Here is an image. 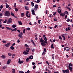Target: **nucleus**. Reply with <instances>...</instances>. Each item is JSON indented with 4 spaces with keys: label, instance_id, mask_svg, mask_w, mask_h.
<instances>
[{
    "label": "nucleus",
    "instance_id": "1",
    "mask_svg": "<svg viewBox=\"0 0 73 73\" xmlns=\"http://www.w3.org/2000/svg\"><path fill=\"white\" fill-rule=\"evenodd\" d=\"M10 13L8 11H7L5 12V15L6 16H7V17H9L10 16Z\"/></svg>",
    "mask_w": 73,
    "mask_h": 73
},
{
    "label": "nucleus",
    "instance_id": "2",
    "mask_svg": "<svg viewBox=\"0 0 73 73\" xmlns=\"http://www.w3.org/2000/svg\"><path fill=\"white\" fill-rule=\"evenodd\" d=\"M72 63H70L68 65V69L70 70L71 72L72 71Z\"/></svg>",
    "mask_w": 73,
    "mask_h": 73
},
{
    "label": "nucleus",
    "instance_id": "3",
    "mask_svg": "<svg viewBox=\"0 0 73 73\" xmlns=\"http://www.w3.org/2000/svg\"><path fill=\"white\" fill-rule=\"evenodd\" d=\"M12 22V19L11 18H9L7 22V24H9Z\"/></svg>",
    "mask_w": 73,
    "mask_h": 73
},
{
    "label": "nucleus",
    "instance_id": "4",
    "mask_svg": "<svg viewBox=\"0 0 73 73\" xmlns=\"http://www.w3.org/2000/svg\"><path fill=\"white\" fill-rule=\"evenodd\" d=\"M38 5L36 4L35 5V9H34V10L35 11H36L37 9L38 8Z\"/></svg>",
    "mask_w": 73,
    "mask_h": 73
},
{
    "label": "nucleus",
    "instance_id": "5",
    "mask_svg": "<svg viewBox=\"0 0 73 73\" xmlns=\"http://www.w3.org/2000/svg\"><path fill=\"white\" fill-rule=\"evenodd\" d=\"M31 48H26V51L27 52H29V50Z\"/></svg>",
    "mask_w": 73,
    "mask_h": 73
},
{
    "label": "nucleus",
    "instance_id": "6",
    "mask_svg": "<svg viewBox=\"0 0 73 73\" xmlns=\"http://www.w3.org/2000/svg\"><path fill=\"white\" fill-rule=\"evenodd\" d=\"M23 32H21L20 34L18 35V36L20 38H22L23 36Z\"/></svg>",
    "mask_w": 73,
    "mask_h": 73
},
{
    "label": "nucleus",
    "instance_id": "7",
    "mask_svg": "<svg viewBox=\"0 0 73 73\" xmlns=\"http://www.w3.org/2000/svg\"><path fill=\"white\" fill-rule=\"evenodd\" d=\"M10 45V43H7V44H5V46L6 47H9Z\"/></svg>",
    "mask_w": 73,
    "mask_h": 73
},
{
    "label": "nucleus",
    "instance_id": "8",
    "mask_svg": "<svg viewBox=\"0 0 73 73\" xmlns=\"http://www.w3.org/2000/svg\"><path fill=\"white\" fill-rule=\"evenodd\" d=\"M41 44L42 45V46H43V47H45V46L46 45V44H45V43H44V42H42L41 43Z\"/></svg>",
    "mask_w": 73,
    "mask_h": 73
},
{
    "label": "nucleus",
    "instance_id": "9",
    "mask_svg": "<svg viewBox=\"0 0 73 73\" xmlns=\"http://www.w3.org/2000/svg\"><path fill=\"white\" fill-rule=\"evenodd\" d=\"M11 30L12 31V32H14V31H16L17 29V28H15V29H11Z\"/></svg>",
    "mask_w": 73,
    "mask_h": 73
},
{
    "label": "nucleus",
    "instance_id": "10",
    "mask_svg": "<svg viewBox=\"0 0 73 73\" xmlns=\"http://www.w3.org/2000/svg\"><path fill=\"white\" fill-rule=\"evenodd\" d=\"M24 55H27L29 54V53L26 51H24L23 52Z\"/></svg>",
    "mask_w": 73,
    "mask_h": 73
},
{
    "label": "nucleus",
    "instance_id": "11",
    "mask_svg": "<svg viewBox=\"0 0 73 73\" xmlns=\"http://www.w3.org/2000/svg\"><path fill=\"white\" fill-rule=\"evenodd\" d=\"M25 8L26 9V10H28V11L29 10V7H28L25 6Z\"/></svg>",
    "mask_w": 73,
    "mask_h": 73
},
{
    "label": "nucleus",
    "instance_id": "12",
    "mask_svg": "<svg viewBox=\"0 0 73 73\" xmlns=\"http://www.w3.org/2000/svg\"><path fill=\"white\" fill-rule=\"evenodd\" d=\"M11 61V60L10 59H9V60L7 61V64H9L10 63Z\"/></svg>",
    "mask_w": 73,
    "mask_h": 73
},
{
    "label": "nucleus",
    "instance_id": "13",
    "mask_svg": "<svg viewBox=\"0 0 73 73\" xmlns=\"http://www.w3.org/2000/svg\"><path fill=\"white\" fill-rule=\"evenodd\" d=\"M58 12L59 14L61 13V10L60 9H58Z\"/></svg>",
    "mask_w": 73,
    "mask_h": 73
},
{
    "label": "nucleus",
    "instance_id": "14",
    "mask_svg": "<svg viewBox=\"0 0 73 73\" xmlns=\"http://www.w3.org/2000/svg\"><path fill=\"white\" fill-rule=\"evenodd\" d=\"M42 38H41V39H40V42L42 43L43 42H44V40H43L42 39Z\"/></svg>",
    "mask_w": 73,
    "mask_h": 73
},
{
    "label": "nucleus",
    "instance_id": "15",
    "mask_svg": "<svg viewBox=\"0 0 73 73\" xmlns=\"http://www.w3.org/2000/svg\"><path fill=\"white\" fill-rule=\"evenodd\" d=\"M32 13L33 14V15H35V11L34 10H33L32 11Z\"/></svg>",
    "mask_w": 73,
    "mask_h": 73
},
{
    "label": "nucleus",
    "instance_id": "16",
    "mask_svg": "<svg viewBox=\"0 0 73 73\" xmlns=\"http://www.w3.org/2000/svg\"><path fill=\"white\" fill-rule=\"evenodd\" d=\"M69 70L67 69L66 70V73H69Z\"/></svg>",
    "mask_w": 73,
    "mask_h": 73
},
{
    "label": "nucleus",
    "instance_id": "17",
    "mask_svg": "<svg viewBox=\"0 0 73 73\" xmlns=\"http://www.w3.org/2000/svg\"><path fill=\"white\" fill-rule=\"evenodd\" d=\"M1 57L2 58H3V59H5L6 57L5 56H4V55H2L1 56Z\"/></svg>",
    "mask_w": 73,
    "mask_h": 73
},
{
    "label": "nucleus",
    "instance_id": "18",
    "mask_svg": "<svg viewBox=\"0 0 73 73\" xmlns=\"http://www.w3.org/2000/svg\"><path fill=\"white\" fill-rule=\"evenodd\" d=\"M10 48L12 50H13L14 49V47L13 46H11V47H10Z\"/></svg>",
    "mask_w": 73,
    "mask_h": 73
},
{
    "label": "nucleus",
    "instance_id": "19",
    "mask_svg": "<svg viewBox=\"0 0 73 73\" xmlns=\"http://www.w3.org/2000/svg\"><path fill=\"white\" fill-rule=\"evenodd\" d=\"M33 56H31L29 57V59H33Z\"/></svg>",
    "mask_w": 73,
    "mask_h": 73
},
{
    "label": "nucleus",
    "instance_id": "20",
    "mask_svg": "<svg viewBox=\"0 0 73 73\" xmlns=\"http://www.w3.org/2000/svg\"><path fill=\"white\" fill-rule=\"evenodd\" d=\"M6 5V6L7 8H8L9 7V5H8L7 4V3H5Z\"/></svg>",
    "mask_w": 73,
    "mask_h": 73
},
{
    "label": "nucleus",
    "instance_id": "21",
    "mask_svg": "<svg viewBox=\"0 0 73 73\" xmlns=\"http://www.w3.org/2000/svg\"><path fill=\"white\" fill-rule=\"evenodd\" d=\"M29 13V11H27L26 12V15L27 16H28V14Z\"/></svg>",
    "mask_w": 73,
    "mask_h": 73
},
{
    "label": "nucleus",
    "instance_id": "22",
    "mask_svg": "<svg viewBox=\"0 0 73 73\" xmlns=\"http://www.w3.org/2000/svg\"><path fill=\"white\" fill-rule=\"evenodd\" d=\"M31 6L32 7H33L35 5L34 3H33V1L31 2Z\"/></svg>",
    "mask_w": 73,
    "mask_h": 73
},
{
    "label": "nucleus",
    "instance_id": "23",
    "mask_svg": "<svg viewBox=\"0 0 73 73\" xmlns=\"http://www.w3.org/2000/svg\"><path fill=\"white\" fill-rule=\"evenodd\" d=\"M18 22L19 25H22V23L21 21H19Z\"/></svg>",
    "mask_w": 73,
    "mask_h": 73
},
{
    "label": "nucleus",
    "instance_id": "24",
    "mask_svg": "<svg viewBox=\"0 0 73 73\" xmlns=\"http://www.w3.org/2000/svg\"><path fill=\"white\" fill-rule=\"evenodd\" d=\"M16 26L15 25H13L12 26V27L13 28H15L16 27Z\"/></svg>",
    "mask_w": 73,
    "mask_h": 73
},
{
    "label": "nucleus",
    "instance_id": "25",
    "mask_svg": "<svg viewBox=\"0 0 73 73\" xmlns=\"http://www.w3.org/2000/svg\"><path fill=\"white\" fill-rule=\"evenodd\" d=\"M53 45L54 44H52L51 46V48H52V49H54V47L53 46Z\"/></svg>",
    "mask_w": 73,
    "mask_h": 73
},
{
    "label": "nucleus",
    "instance_id": "26",
    "mask_svg": "<svg viewBox=\"0 0 73 73\" xmlns=\"http://www.w3.org/2000/svg\"><path fill=\"white\" fill-rule=\"evenodd\" d=\"M23 62L24 61L23 60L20 61L19 63V64H21L22 63H23Z\"/></svg>",
    "mask_w": 73,
    "mask_h": 73
},
{
    "label": "nucleus",
    "instance_id": "27",
    "mask_svg": "<svg viewBox=\"0 0 73 73\" xmlns=\"http://www.w3.org/2000/svg\"><path fill=\"white\" fill-rule=\"evenodd\" d=\"M13 72H12L13 73H15V70L14 69H12Z\"/></svg>",
    "mask_w": 73,
    "mask_h": 73
},
{
    "label": "nucleus",
    "instance_id": "28",
    "mask_svg": "<svg viewBox=\"0 0 73 73\" xmlns=\"http://www.w3.org/2000/svg\"><path fill=\"white\" fill-rule=\"evenodd\" d=\"M6 28L7 30H9V31H10L11 29V28L8 27H6Z\"/></svg>",
    "mask_w": 73,
    "mask_h": 73
},
{
    "label": "nucleus",
    "instance_id": "29",
    "mask_svg": "<svg viewBox=\"0 0 73 73\" xmlns=\"http://www.w3.org/2000/svg\"><path fill=\"white\" fill-rule=\"evenodd\" d=\"M62 72L63 73H66V70H62Z\"/></svg>",
    "mask_w": 73,
    "mask_h": 73
},
{
    "label": "nucleus",
    "instance_id": "30",
    "mask_svg": "<svg viewBox=\"0 0 73 73\" xmlns=\"http://www.w3.org/2000/svg\"><path fill=\"white\" fill-rule=\"evenodd\" d=\"M2 42L3 43H5V44H6L7 43V42L5 40H3L2 41Z\"/></svg>",
    "mask_w": 73,
    "mask_h": 73
},
{
    "label": "nucleus",
    "instance_id": "31",
    "mask_svg": "<svg viewBox=\"0 0 73 73\" xmlns=\"http://www.w3.org/2000/svg\"><path fill=\"white\" fill-rule=\"evenodd\" d=\"M62 36L64 38V40H66L65 37L64 36H63V35H62Z\"/></svg>",
    "mask_w": 73,
    "mask_h": 73
},
{
    "label": "nucleus",
    "instance_id": "32",
    "mask_svg": "<svg viewBox=\"0 0 73 73\" xmlns=\"http://www.w3.org/2000/svg\"><path fill=\"white\" fill-rule=\"evenodd\" d=\"M8 55L9 56H11L12 55V54L11 53H9L8 54Z\"/></svg>",
    "mask_w": 73,
    "mask_h": 73
},
{
    "label": "nucleus",
    "instance_id": "33",
    "mask_svg": "<svg viewBox=\"0 0 73 73\" xmlns=\"http://www.w3.org/2000/svg\"><path fill=\"white\" fill-rule=\"evenodd\" d=\"M44 40L45 41H47V38L46 37H45Z\"/></svg>",
    "mask_w": 73,
    "mask_h": 73
},
{
    "label": "nucleus",
    "instance_id": "34",
    "mask_svg": "<svg viewBox=\"0 0 73 73\" xmlns=\"http://www.w3.org/2000/svg\"><path fill=\"white\" fill-rule=\"evenodd\" d=\"M59 38L60 39V40H62V38L61 37V36L60 35L59 36Z\"/></svg>",
    "mask_w": 73,
    "mask_h": 73
},
{
    "label": "nucleus",
    "instance_id": "35",
    "mask_svg": "<svg viewBox=\"0 0 73 73\" xmlns=\"http://www.w3.org/2000/svg\"><path fill=\"white\" fill-rule=\"evenodd\" d=\"M31 42L33 43L34 45H35V42L34 41H33V40L32 39L31 40Z\"/></svg>",
    "mask_w": 73,
    "mask_h": 73
},
{
    "label": "nucleus",
    "instance_id": "36",
    "mask_svg": "<svg viewBox=\"0 0 73 73\" xmlns=\"http://www.w3.org/2000/svg\"><path fill=\"white\" fill-rule=\"evenodd\" d=\"M21 16H24L25 15V13H22L21 14Z\"/></svg>",
    "mask_w": 73,
    "mask_h": 73
},
{
    "label": "nucleus",
    "instance_id": "37",
    "mask_svg": "<svg viewBox=\"0 0 73 73\" xmlns=\"http://www.w3.org/2000/svg\"><path fill=\"white\" fill-rule=\"evenodd\" d=\"M63 13H60V15L61 16H62V17H64V16L63 15Z\"/></svg>",
    "mask_w": 73,
    "mask_h": 73
},
{
    "label": "nucleus",
    "instance_id": "38",
    "mask_svg": "<svg viewBox=\"0 0 73 73\" xmlns=\"http://www.w3.org/2000/svg\"><path fill=\"white\" fill-rule=\"evenodd\" d=\"M69 48L68 47H65L64 48V50H66V48Z\"/></svg>",
    "mask_w": 73,
    "mask_h": 73
},
{
    "label": "nucleus",
    "instance_id": "39",
    "mask_svg": "<svg viewBox=\"0 0 73 73\" xmlns=\"http://www.w3.org/2000/svg\"><path fill=\"white\" fill-rule=\"evenodd\" d=\"M57 21V19H56L55 17H54V21Z\"/></svg>",
    "mask_w": 73,
    "mask_h": 73
},
{
    "label": "nucleus",
    "instance_id": "40",
    "mask_svg": "<svg viewBox=\"0 0 73 73\" xmlns=\"http://www.w3.org/2000/svg\"><path fill=\"white\" fill-rule=\"evenodd\" d=\"M30 71H29V70H27V72H25V73H30Z\"/></svg>",
    "mask_w": 73,
    "mask_h": 73
},
{
    "label": "nucleus",
    "instance_id": "41",
    "mask_svg": "<svg viewBox=\"0 0 73 73\" xmlns=\"http://www.w3.org/2000/svg\"><path fill=\"white\" fill-rule=\"evenodd\" d=\"M26 29L28 31H30L31 30V29L29 27H28Z\"/></svg>",
    "mask_w": 73,
    "mask_h": 73
},
{
    "label": "nucleus",
    "instance_id": "42",
    "mask_svg": "<svg viewBox=\"0 0 73 73\" xmlns=\"http://www.w3.org/2000/svg\"><path fill=\"white\" fill-rule=\"evenodd\" d=\"M11 15L12 16H14V14L13 13V12H11Z\"/></svg>",
    "mask_w": 73,
    "mask_h": 73
},
{
    "label": "nucleus",
    "instance_id": "43",
    "mask_svg": "<svg viewBox=\"0 0 73 73\" xmlns=\"http://www.w3.org/2000/svg\"><path fill=\"white\" fill-rule=\"evenodd\" d=\"M40 2V0H37L36 1L37 3H39Z\"/></svg>",
    "mask_w": 73,
    "mask_h": 73
},
{
    "label": "nucleus",
    "instance_id": "44",
    "mask_svg": "<svg viewBox=\"0 0 73 73\" xmlns=\"http://www.w3.org/2000/svg\"><path fill=\"white\" fill-rule=\"evenodd\" d=\"M70 20H71L70 19H67V20H66V21L67 22H69L70 21Z\"/></svg>",
    "mask_w": 73,
    "mask_h": 73
},
{
    "label": "nucleus",
    "instance_id": "45",
    "mask_svg": "<svg viewBox=\"0 0 73 73\" xmlns=\"http://www.w3.org/2000/svg\"><path fill=\"white\" fill-rule=\"evenodd\" d=\"M66 8L68 9H69V11H71V10L70 8H69V7H66Z\"/></svg>",
    "mask_w": 73,
    "mask_h": 73
},
{
    "label": "nucleus",
    "instance_id": "46",
    "mask_svg": "<svg viewBox=\"0 0 73 73\" xmlns=\"http://www.w3.org/2000/svg\"><path fill=\"white\" fill-rule=\"evenodd\" d=\"M54 54H53L52 56V59H53V60H54L55 59L54 58Z\"/></svg>",
    "mask_w": 73,
    "mask_h": 73
},
{
    "label": "nucleus",
    "instance_id": "47",
    "mask_svg": "<svg viewBox=\"0 0 73 73\" xmlns=\"http://www.w3.org/2000/svg\"><path fill=\"white\" fill-rule=\"evenodd\" d=\"M29 61V58H27L26 59V62H28Z\"/></svg>",
    "mask_w": 73,
    "mask_h": 73
},
{
    "label": "nucleus",
    "instance_id": "48",
    "mask_svg": "<svg viewBox=\"0 0 73 73\" xmlns=\"http://www.w3.org/2000/svg\"><path fill=\"white\" fill-rule=\"evenodd\" d=\"M19 73H24V72L23 71H19Z\"/></svg>",
    "mask_w": 73,
    "mask_h": 73
},
{
    "label": "nucleus",
    "instance_id": "49",
    "mask_svg": "<svg viewBox=\"0 0 73 73\" xmlns=\"http://www.w3.org/2000/svg\"><path fill=\"white\" fill-rule=\"evenodd\" d=\"M65 13H66V15H68V12L67 11H65Z\"/></svg>",
    "mask_w": 73,
    "mask_h": 73
},
{
    "label": "nucleus",
    "instance_id": "50",
    "mask_svg": "<svg viewBox=\"0 0 73 73\" xmlns=\"http://www.w3.org/2000/svg\"><path fill=\"white\" fill-rule=\"evenodd\" d=\"M41 21V20H39L38 21V24H40V22Z\"/></svg>",
    "mask_w": 73,
    "mask_h": 73
},
{
    "label": "nucleus",
    "instance_id": "51",
    "mask_svg": "<svg viewBox=\"0 0 73 73\" xmlns=\"http://www.w3.org/2000/svg\"><path fill=\"white\" fill-rule=\"evenodd\" d=\"M15 10L17 12L18 11V9H17V8H15Z\"/></svg>",
    "mask_w": 73,
    "mask_h": 73
},
{
    "label": "nucleus",
    "instance_id": "52",
    "mask_svg": "<svg viewBox=\"0 0 73 73\" xmlns=\"http://www.w3.org/2000/svg\"><path fill=\"white\" fill-rule=\"evenodd\" d=\"M25 46L26 47H29V45L28 44H25Z\"/></svg>",
    "mask_w": 73,
    "mask_h": 73
},
{
    "label": "nucleus",
    "instance_id": "53",
    "mask_svg": "<svg viewBox=\"0 0 73 73\" xmlns=\"http://www.w3.org/2000/svg\"><path fill=\"white\" fill-rule=\"evenodd\" d=\"M7 21V20L6 19H5V20L4 21V23H6Z\"/></svg>",
    "mask_w": 73,
    "mask_h": 73
},
{
    "label": "nucleus",
    "instance_id": "54",
    "mask_svg": "<svg viewBox=\"0 0 73 73\" xmlns=\"http://www.w3.org/2000/svg\"><path fill=\"white\" fill-rule=\"evenodd\" d=\"M30 14H29L28 15V16H27V17H30Z\"/></svg>",
    "mask_w": 73,
    "mask_h": 73
},
{
    "label": "nucleus",
    "instance_id": "55",
    "mask_svg": "<svg viewBox=\"0 0 73 73\" xmlns=\"http://www.w3.org/2000/svg\"><path fill=\"white\" fill-rule=\"evenodd\" d=\"M3 6L2 5H1L0 6V8L1 9L3 8Z\"/></svg>",
    "mask_w": 73,
    "mask_h": 73
},
{
    "label": "nucleus",
    "instance_id": "56",
    "mask_svg": "<svg viewBox=\"0 0 73 73\" xmlns=\"http://www.w3.org/2000/svg\"><path fill=\"white\" fill-rule=\"evenodd\" d=\"M44 51L45 52H46V48H44Z\"/></svg>",
    "mask_w": 73,
    "mask_h": 73
},
{
    "label": "nucleus",
    "instance_id": "57",
    "mask_svg": "<svg viewBox=\"0 0 73 73\" xmlns=\"http://www.w3.org/2000/svg\"><path fill=\"white\" fill-rule=\"evenodd\" d=\"M31 50L32 52H34L35 51V49H33V50Z\"/></svg>",
    "mask_w": 73,
    "mask_h": 73
},
{
    "label": "nucleus",
    "instance_id": "58",
    "mask_svg": "<svg viewBox=\"0 0 73 73\" xmlns=\"http://www.w3.org/2000/svg\"><path fill=\"white\" fill-rule=\"evenodd\" d=\"M16 3H15V4L13 6V7H16Z\"/></svg>",
    "mask_w": 73,
    "mask_h": 73
},
{
    "label": "nucleus",
    "instance_id": "59",
    "mask_svg": "<svg viewBox=\"0 0 73 73\" xmlns=\"http://www.w3.org/2000/svg\"><path fill=\"white\" fill-rule=\"evenodd\" d=\"M68 29L67 28H66V32L68 31Z\"/></svg>",
    "mask_w": 73,
    "mask_h": 73
},
{
    "label": "nucleus",
    "instance_id": "60",
    "mask_svg": "<svg viewBox=\"0 0 73 73\" xmlns=\"http://www.w3.org/2000/svg\"><path fill=\"white\" fill-rule=\"evenodd\" d=\"M49 27L50 28V29H53V27H50V26H49Z\"/></svg>",
    "mask_w": 73,
    "mask_h": 73
},
{
    "label": "nucleus",
    "instance_id": "61",
    "mask_svg": "<svg viewBox=\"0 0 73 73\" xmlns=\"http://www.w3.org/2000/svg\"><path fill=\"white\" fill-rule=\"evenodd\" d=\"M36 66L35 65H34V67H33V68L34 69H35L36 68Z\"/></svg>",
    "mask_w": 73,
    "mask_h": 73
},
{
    "label": "nucleus",
    "instance_id": "62",
    "mask_svg": "<svg viewBox=\"0 0 73 73\" xmlns=\"http://www.w3.org/2000/svg\"><path fill=\"white\" fill-rule=\"evenodd\" d=\"M52 15L51 14L50 15L49 17H52Z\"/></svg>",
    "mask_w": 73,
    "mask_h": 73
},
{
    "label": "nucleus",
    "instance_id": "63",
    "mask_svg": "<svg viewBox=\"0 0 73 73\" xmlns=\"http://www.w3.org/2000/svg\"><path fill=\"white\" fill-rule=\"evenodd\" d=\"M44 42L45 44H47L48 43V42L47 41H44Z\"/></svg>",
    "mask_w": 73,
    "mask_h": 73
},
{
    "label": "nucleus",
    "instance_id": "64",
    "mask_svg": "<svg viewBox=\"0 0 73 73\" xmlns=\"http://www.w3.org/2000/svg\"><path fill=\"white\" fill-rule=\"evenodd\" d=\"M16 44L15 43H14L13 44H12V46H15Z\"/></svg>",
    "mask_w": 73,
    "mask_h": 73
}]
</instances>
